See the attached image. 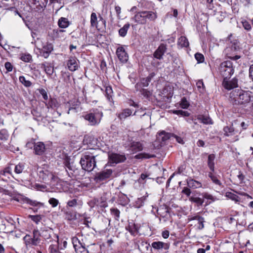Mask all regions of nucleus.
<instances>
[{"instance_id": "3", "label": "nucleus", "mask_w": 253, "mask_h": 253, "mask_svg": "<svg viewBox=\"0 0 253 253\" xmlns=\"http://www.w3.org/2000/svg\"><path fill=\"white\" fill-rule=\"evenodd\" d=\"M219 71L224 79L229 78L234 73L232 62L226 61L221 63L219 68Z\"/></svg>"}, {"instance_id": "57", "label": "nucleus", "mask_w": 253, "mask_h": 253, "mask_svg": "<svg viewBox=\"0 0 253 253\" xmlns=\"http://www.w3.org/2000/svg\"><path fill=\"white\" fill-rule=\"evenodd\" d=\"M195 58L199 63H203L204 61V56L201 53H196L195 54Z\"/></svg>"}, {"instance_id": "46", "label": "nucleus", "mask_w": 253, "mask_h": 253, "mask_svg": "<svg viewBox=\"0 0 253 253\" xmlns=\"http://www.w3.org/2000/svg\"><path fill=\"white\" fill-rule=\"evenodd\" d=\"M20 59L25 62H30L32 60V57L29 53L22 54L21 55Z\"/></svg>"}, {"instance_id": "59", "label": "nucleus", "mask_w": 253, "mask_h": 253, "mask_svg": "<svg viewBox=\"0 0 253 253\" xmlns=\"http://www.w3.org/2000/svg\"><path fill=\"white\" fill-rule=\"evenodd\" d=\"M196 85H197V88H198V90H199L200 92L203 93V91L204 90V85L203 81H202V80L198 81L196 83Z\"/></svg>"}, {"instance_id": "34", "label": "nucleus", "mask_w": 253, "mask_h": 253, "mask_svg": "<svg viewBox=\"0 0 253 253\" xmlns=\"http://www.w3.org/2000/svg\"><path fill=\"white\" fill-rule=\"evenodd\" d=\"M118 202L122 206H125L127 205L129 202V199L126 195L121 194L119 196Z\"/></svg>"}, {"instance_id": "40", "label": "nucleus", "mask_w": 253, "mask_h": 253, "mask_svg": "<svg viewBox=\"0 0 253 253\" xmlns=\"http://www.w3.org/2000/svg\"><path fill=\"white\" fill-rule=\"evenodd\" d=\"M224 135L226 136H231L234 134V128L233 126H225L223 128Z\"/></svg>"}, {"instance_id": "24", "label": "nucleus", "mask_w": 253, "mask_h": 253, "mask_svg": "<svg viewBox=\"0 0 253 253\" xmlns=\"http://www.w3.org/2000/svg\"><path fill=\"white\" fill-rule=\"evenodd\" d=\"M130 149L133 153H136L143 149L142 143L138 141H132L130 145Z\"/></svg>"}, {"instance_id": "38", "label": "nucleus", "mask_w": 253, "mask_h": 253, "mask_svg": "<svg viewBox=\"0 0 253 253\" xmlns=\"http://www.w3.org/2000/svg\"><path fill=\"white\" fill-rule=\"evenodd\" d=\"M42 67L47 74L50 75L53 74V68L50 64L47 63H43L42 64Z\"/></svg>"}, {"instance_id": "31", "label": "nucleus", "mask_w": 253, "mask_h": 253, "mask_svg": "<svg viewBox=\"0 0 253 253\" xmlns=\"http://www.w3.org/2000/svg\"><path fill=\"white\" fill-rule=\"evenodd\" d=\"M61 75L64 82L67 85H69L70 84H71L72 78L69 72H62Z\"/></svg>"}, {"instance_id": "19", "label": "nucleus", "mask_w": 253, "mask_h": 253, "mask_svg": "<svg viewBox=\"0 0 253 253\" xmlns=\"http://www.w3.org/2000/svg\"><path fill=\"white\" fill-rule=\"evenodd\" d=\"M151 246L155 250L158 251L162 249L168 250L170 247V243L161 241H155L152 243Z\"/></svg>"}, {"instance_id": "13", "label": "nucleus", "mask_w": 253, "mask_h": 253, "mask_svg": "<svg viewBox=\"0 0 253 253\" xmlns=\"http://www.w3.org/2000/svg\"><path fill=\"white\" fill-rule=\"evenodd\" d=\"M41 237H42L44 240H46L51 238L52 235H54L58 241V236L54 234L53 230L48 227H44L41 229L40 231Z\"/></svg>"}, {"instance_id": "44", "label": "nucleus", "mask_w": 253, "mask_h": 253, "mask_svg": "<svg viewBox=\"0 0 253 253\" xmlns=\"http://www.w3.org/2000/svg\"><path fill=\"white\" fill-rule=\"evenodd\" d=\"M19 80L20 82L26 87H29L32 85V83L24 76H20Z\"/></svg>"}, {"instance_id": "43", "label": "nucleus", "mask_w": 253, "mask_h": 253, "mask_svg": "<svg viewBox=\"0 0 253 253\" xmlns=\"http://www.w3.org/2000/svg\"><path fill=\"white\" fill-rule=\"evenodd\" d=\"M126 229L128 231L131 235L135 236L137 232V229L134 224L128 225L126 227Z\"/></svg>"}, {"instance_id": "52", "label": "nucleus", "mask_w": 253, "mask_h": 253, "mask_svg": "<svg viewBox=\"0 0 253 253\" xmlns=\"http://www.w3.org/2000/svg\"><path fill=\"white\" fill-rule=\"evenodd\" d=\"M94 138L91 136L85 135L84 136L83 140V143L84 144L88 145L91 143L92 141L93 140Z\"/></svg>"}, {"instance_id": "51", "label": "nucleus", "mask_w": 253, "mask_h": 253, "mask_svg": "<svg viewBox=\"0 0 253 253\" xmlns=\"http://www.w3.org/2000/svg\"><path fill=\"white\" fill-rule=\"evenodd\" d=\"M173 113L177 115L188 117L190 115V113L185 111L180 110H176L173 111Z\"/></svg>"}, {"instance_id": "7", "label": "nucleus", "mask_w": 253, "mask_h": 253, "mask_svg": "<svg viewBox=\"0 0 253 253\" xmlns=\"http://www.w3.org/2000/svg\"><path fill=\"white\" fill-rule=\"evenodd\" d=\"M188 222H193L191 225H194L198 230H202L204 228L205 218L198 213L189 215L187 218Z\"/></svg>"}, {"instance_id": "11", "label": "nucleus", "mask_w": 253, "mask_h": 253, "mask_svg": "<svg viewBox=\"0 0 253 253\" xmlns=\"http://www.w3.org/2000/svg\"><path fill=\"white\" fill-rule=\"evenodd\" d=\"M99 18V20L98 21L96 13L94 12L91 13L90 16V24L91 27H95L98 29L105 27L106 21L100 15Z\"/></svg>"}, {"instance_id": "45", "label": "nucleus", "mask_w": 253, "mask_h": 253, "mask_svg": "<svg viewBox=\"0 0 253 253\" xmlns=\"http://www.w3.org/2000/svg\"><path fill=\"white\" fill-rule=\"evenodd\" d=\"M154 157H155V155L148 153H140L136 156V158L138 159H149Z\"/></svg>"}, {"instance_id": "39", "label": "nucleus", "mask_w": 253, "mask_h": 253, "mask_svg": "<svg viewBox=\"0 0 253 253\" xmlns=\"http://www.w3.org/2000/svg\"><path fill=\"white\" fill-rule=\"evenodd\" d=\"M110 212L113 215L115 220L119 221L120 219V211L117 208H112L110 209Z\"/></svg>"}, {"instance_id": "16", "label": "nucleus", "mask_w": 253, "mask_h": 253, "mask_svg": "<svg viewBox=\"0 0 253 253\" xmlns=\"http://www.w3.org/2000/svg\"><path fill=\"white\" fill-rule=\"evenodd\" d=\"M53 49V45L50 43L47 42L41 49H40V52L42 56L45 58H47Z\"/></svg>"}, {"instance_id": "14", "label": "nucleus", "mask_w": 253, "mask_h": 253, "mask_svg": "<svg viewBox=\"0 0 253 253\" xmlns=\"http://www.w3.org/2000/svg\"><path fill=\"white\" fill-rule=\"evenodd\" d=\"M72 242L76 252L83 253L85 251V244L83 240L81 241L77 237H74L72 239Z\"/></svg>"}, {"instance_id": "27", "label": "nucleus", "mask_w": 253, "mask_h": 253, "mask_svg": "<svg viewBox=\"0 0 253 253\" xmlns=\"http://www.w3.org/2000/svg\"><path fill=\"white\" fill-rule=\"evenodd\" d=\"M215 156L214 154H211L208 156V166L211 171L214 172V160Z\"/></svg>"}, {"instance_id": "54", "label": "nucleus", "mask_w": 253, "mask_h": 253, "mask_svg": "<svg viewBox=\"0 0 253 253\" xmlns=\"http://www.w3.org/2000/svg\"><path fill=\"white\" fill-rule=\"evenodd\" d=\"M243 27L244 29L247 31H250L252 29V26L251 24L246 20H244L241 22Z\"/></svg>"}, {"instance_id": "1", "label": "nucleus", "mask_w": 253, "mask_h": 253, "mask_svg": "<svg viewBox=\"0 0 253 253\" xmlns=\"http://www.w3.org/2000/svg\"><path fill=\"white\" fill-rule=\"evenodd\" d=\"M95 150L90 149L89 151L84 152L81 159L80 164L83 169L91 171L96 167V162L95 157L97 156L95 153Z\"/></svg>"}, {"instance_id": "41", "label": "nucleus", "mask_w": 253, "mask_h": 253, "mask_svg": "<svg viewBox=\"0 0 253 253\" xmlns=\"http://www.w3.org/2000/svg\"><path fill=\"white\" fill-rule=\"evenodd\" d=\"M25 169V165L23 163H19L14 168V172L17 174L21 173Z\"/></svg>"}, {"instance_id": "25", "label": "nucleus", "mask_w": 253, "mask_h": 253, "mask_svg": "<svg viewBox=\"0 0 253 253\" xmlns=\"http://www.w3.org/2000/svg\"><path fill=\"white\" fill-rule=\"evenodd\" d=\"M132 111L131 109L126 108L122 110V112L117 114L118 118L121 120H123L126 119L127 117L132 115Z\"/></svg>"}, {"instance_id": "17", "label": "nucleus", "mask_w": 253, "mask_h": 253, "mask_svg": "<svg viewBox=\"0 0 253 253\" xmlns=\"http://www.w3.org/2000/svg\"><path fill=\"white\" fill-rule=\"evenodd\" d=\"M67 65L68 69L72 72L77 70L79 67V61L74 57L69 58L67 61Z\"/></svg>"}, {"instance_id": "36", "label": "nucleus", "mask_w": 253, "mask_h": 253, "mask_svg": "<svg viewBox=\"0 0 253 253\" xmlns=\"http://www.w3.org/2000/svg\"><path fill=\"white\" fill-rule=\"evenodd\" d=\"M130 27V24L126 23L124 26L120 29L119 30V35L122 37H125L127 34V31Z\"/></svg>"}, {"instance_id": "64", "label": "nucleus", "mask_w": 253, "mask_h": 253, "mask_svg": "<svg viewBox=\"0 0 253 253\" xmlns=\"http://www.w3.org/2000/svg\"><path fill=\"white\" fill-rule=\"evenodd\" d=\"M140 245L141 247H144L146 249V251H148L149 249H151V250H152L150 248V244L148 243L147 242L142 241L141 242Z\"/></svg>"}, {"instance_id": "49", "label": "nucleus", "mask_w": 253, "mask_h": 253, "mask_svg": "<svg viewBox=\"0 0 253 253\" xmlns=\"http://www.w3.org/2000/svg\"><path fill=\"white\" fill-rule=\"evenodd\" d=\"M23 202L24 203L28 204L32 206H37L40 204L39 202L36 201L32 200L27 197L23 199Z\"/></svg>"}, {"instance_id": "26", "label": "nucleus", "mask_w": 253, "mask_h": 253, "mask_svg": "<svg viewBox=\"0 0 253 253\" xmlns=\"http://www.w3.org/2000/svg\"><path fill=\"white\" fill-rule=\"evenodd\" d=\"M23 240L26 247H32L38 246L37 243L33 240L32 236L26 234L23 238Z\"/></svg>"}, {"instance_id": "37", "label": "nucleus", "mask_w": 253, "mask_h": 253, "mask_svg": "<svg viewBox=\"0 0 253 253\" xmlns=\"http://www.w3.org/2000/svg\"><path fill=\"white\" fill-rule=\"evenodd\" d=\"M41 236L40 231L38 229H34L33 231V236L32 238L37 243L38 245L41 243V239H40Z\"/></svg>"}, {"instance_id": "42", "label": "nucleus", "mask_w": 253, "mask_h": 253, "mask_svg": "<svg viewBox=\"0 0 253 253\" xmlns=\"http://www.w3.org/2000/svg\"><path fill=\"white\" fill-rule=\"evenodd\" d=\"M198 120L200 121V122L204 124H212L213 123L210 118L202 116L199 117Z\"/></svg>"}, {"instance_id": "63", "label": "nucleus", "mask_w": 253, "mask_h": 253, "mask_svg": "<svg viewBox=\"0 0 253 253\" xmlns=\"http://www.w3.org/2000/svg\"><path fill=\"white\" fill-rule=\"evenodd\" d=\"M30 218L37 224L41 220V217L39 215H30Z\"/></svg>"}, {"instance_id": "30", "label": "nucleus", "mask_w": 253, "mask_h": 253, "mask_svg": "<svg viewBox=\"0 0 253 253\" xmlns=\"http://www.w3.org/2000/svg\"><path fill=\"white\" fill-rule=\"evenodd\" d=\"M227 198L234 201L235 203H239L240 201V198L236 194L231 192H227L225 195Z\"/></svg>"}, {"instance_id": "8", "label": "nucleus", "mask_w": 253, "mask_h": 253, "mask_svg": "<svg viewBox=\"0 0 253 253\" xmlns=\"http://www.w3.org/2000/svg\"><path fill=\"white\" fill-rule=\"evenodd\" d=\"M113 173L111 169H106L95 173L94 177V180L96 183H100L102 182L109 179Z\"/></svg>"}, {"instance_id": "60", "label": "nucleus", "mask_w": 253, "mask_h": 253, "mask_svg": "<svg viewBox=\"0 0 253 253\" xmlns=\"http://www.w3.org/2000/svg\"><path fill=\"white\" fill-rule=\"evenodd\" d=\"M78 205V200L77 199H73L69 200L67 202V206L69 207H74Z\"/></svg>"}, {"instance_id": "56", "label": "nucleus", "mask_w": 253, "mask_h": 253, "mask_svg": "<svg viewBox=\"0 0 253 253\" xmlns=\"http://www.w3.org/2000/svg\"><path fill=\"white\" fill-rule=\"evenodd\" d=\"M48 203L53 208L57 207L59 203L58 200L54 198H50L48 200Z\"/></svg>"}, {"instance_id": "32", "label": "nucleus", "mask_w": 253, "mask_h": 253, "mask_svg": "<svg viewBox=\"0 0 253 253\" xmlns=\"http://www.w3.org/2000/svg\"><path fill=\"white\" fill-rule=\"evenodd\" d=\"M189 200L191 202L196 204L198 206H202L204 203V199H203V198L192 196L189 197Z\"/></svg>"}, {"instance_id": "62", "label": "nucleus", "mask_w": 253, "mask_h": 253, "mask_svg": "<svg viewBox=\"0 0 253 253\" xmlns=\"http://www.w3.org/2000/svg\"><path fill=\"white\" fill-rule=\"evenodd\" d=\"M181 193L187 196V197H188L189 198L190 197V194L191 193V191L190 190V188L188 187H184L182 190Z\"/></svg>"}, {"instance_id": "6", "label": "nucleus", "mask_w": 253, "mask_h": 253, "mask_svg": "<svg viewBox=\"0 0 253 253\" xmlns=\"http://www.w3.org/2000/svg\"><path fill=\"white\" fill-rule=\"evenodd\" d=\"M28 148H34V153L36 155H42L45 150L44 144L42 142H36L34 139H31L26 145Z\"/></svg>"}, {"instance_id": "28", "label": "nucleus", "mask_w": 253, "mask_h": 253, "mask_svg": "<svg viewBox=\"0 0 253 253\" xmlns=\"http://www.w3.org/2000/svg\"><path fill=\"white\" fill-rule=\"evenodd\" d=\"M158 134L159 136L161 137L162 141L164 142L171 138L174 135L173 133L167 132L165 130L160 131Z\"/></svg>"}, {"instance_id": "22", "label": "nucleus", "mask_w": 253, "mask_h": 253, "mask_svg": "<svg viewBox=\"0 0 253 253\" xmlns=\"http://www.w3.org/2000/svg\"><path fill=\"white\" fill-rule=\"evenodd\" d=\"M200 195L202 196L203 199H204V203L205 202L206 206L211 204L217 200L215 197L208 192H203Z\"/></svg>"}, {"instance_id": "33", "label": "nucleus", "mask_w": 253, "mask_h": 253, "mask_svg": "<svg viewBox=\"0 0 253 253\" xmlns=\"http://www.w3.org/2000/svg\"><path fill=\"white\" fill-rule=\"evenodd\" d=\"M177 44L180 47H186L189 45V42L186 37L181 36L178 39Z\"/></svg>"}, {"instance_id": "53", "label": "nucleus", "mask_w": 253, "mask_h": 253, "mask_svg": "<svg viewBox=\"0 0 253 253\" xmlns=\"http://www.w3.org/2000/svg\"><path fill=\"white\" fill-rule=\"evenodd\" d=\"M146 197L143 196L141 198H138L136 201V205L137 207L140 208L143 206L144 201L146 200Z\"/></svg>"}, {"instance_id": "47", "label": "nucleus", "mask_w": 253, "mask_h": 253, "mask_svg": "<svg viewBox=\"0 0 253 253\" xmlns=\"http://www.w3.org/2000/svg\"><path fill=\"white\" fill-rule=\"evenodd\" d=\"M50 99L48 102V104L50 107L51 108H56L58 107L59 106V103L57 101V100L54 98H52L51 97V96H49Z\"/></svg>"}, {"instance_id": "58", "label": "nucleus", "mask_w": 253, "mask_h": 253, "mask_svg": "<svg viewBox=\"0 0 253 253\" xmlns=\"http://www.w3.org/2000/svg\"><path fill=\"white\" fill-rule=\"evenodd\" d=\"M6 174H12L11 169L9 167H6L3 170L0 171V175L5 176Z\"/></svg>"}, {"instance_id": "35", "label": "nucleus", "mask_w": 253, "mask_h": 253, "mask_svg": "<svg viewBox=\"0 0 253 253\" xmlns=\"http://www.w3.org/2000/svg\"><path fill=\"white\" fill-rule=\"evenodd\" d=\"M58 25L61 28H66L69 25V21L66 18L61 17L58 21Z\"/></svg>"}, {"instance_id": "29", "label": "nucleus", "mask_w": 253, "mask_h": 253, "mask_svg": "<svg viewBox=\"0 0 253 253\" xmlns=\"http://www.w3.org/2000/svg\"><path fill=\"white\" fill-rule=\"evenodd\" d=\"M213 172L211 171L208 174L209 177L211 179L213 183L219 186H222L221 182L218 179L219 176L213 174Z\"/></svg>"}, {"instance_id": "21", "label": "nucleus", "mask_w": 253, "mask_h": 253, "mask_svg": "<svg viewBox=\"0 0 253 253\" xmlns=\"http://www.w3.org/2000/svg\"><path fill=\"white\" fill-rule=\"evenodd\" d=\"M39 176L45 181L53 180L55 177L53 173L47 170L40 171L39 172Z\"/></svg>"}, {"instance_id": "10", "label": "nucleus", "mask_w": 253, "mask_h": 253, "mask_svg": "<svg viewBox=\"0 0 253 253\" xmlns=\"http://www.w3.org/2000/svg\"><path fill=\"white\" fill-rule=\"evenodd\" d=\"M88 204L91 208L95 207L105 208L108 206L107 199L104 196L101 197L99 198H93L88 202Z\"/></svg>"}, {"instance_id": "55", "label": "nucleus", "mask_w": 253, "mask_h": 253, "mask_svg": "<svg viewBox=\"0 0 253 253\" xmlns=\"http://www.w3.org/2000/svg\"><path fill=\"white\" fill-rule=\"evenodd\" d=\"M189 103L186 98L183 97L180 102V106L183 109H187L189 106Z\"/></svg>"}, {"instance_id": "18", "label": "nucleus", "mask_w": 253, "mask_h": 253, "mask_svg": "<svg viewBox=\"0 0 253 253\" xmlns=\"http://www.w3.org/2000/svg\"><path fill=\"white\" fill-rule=\"evenodd\" d=\"M116 54L119 60L122 63H126L128 56L123 47H119L116 50Z\"/></svg>"}, {"instance_id": "15", "label": "nucleus", "mask_w": 253, "mask_h": 253, "mask_svg": "<svg viewBox=\"0 0 253 253\" xmlns=\"http://www.w3.org/2000/svg\"><path fill=\"white\" fill-rule=\"evenodd\" d=\"M231 96V101L233 104H244L248 103L250 101L251 96Z\"/></svg>"}, {"instance_id": "12", "label": "nucleus", "mask_w": 253, "mask_h": 253, "mask_svg": "<svg viewBox=\"0 0 253 253\" xmlns=\"http://www.w3.org/2000/svg\"><path fill=\"white\" fill-rule=\"evenodd\" d=\"M170 208L166 205H160L157 209V213L164 222L168 221L170 217L169 213Z\"/></svg>"}, {"instance_id": "4", "label": "nucleus", "mask_w": 253, "mask_h": 253, "mask_svg": "<svg viewBox=\"0 0 253 253\" xmlns=\"http://www.w3.org/2000/svg\"><path fill=\"white\" fill-rule=\"evenodd\" d=\"M222 85L227 90H231L232 89L236 88L235 91H237V95H244L245 93H246L248 95L246 91L243 90L238 88V80L236 78L232 79L231 81H228L227 79H224L222 83Z\"/></svg>"}, {"instance_id": "5", "label": "nucleus", "mask_w": 253, "mask_h": 253, "mask_svg": "<svg viewBox=\"0 0 253 253\" xmlns=\"http://www.w3.org/2000/svg\"><path fill=\"white\" fill-rule=\"evenodd\" d=\"M84 117L85 120L89 122L90 125L94 126L100 123L102 117V113L96 109L87 113Z\"/></svg>"}, {"instance_id": "23", "label": "nucleus", "mask_w": 253, "mask_h": 253, "mask_svg": "<svg viewBox=\"0 0 253 253\" xmlns=\"http://www.w3.org/2000/svg\"><path fill=\"white\" fill-rule=\"evenodd\" d=\"M187 186L191 189H197L202 187V184L200 181L196 180L191 177H189L186 180Z\"/></svg>"}, {"instance_id": "9", "label": "nucleus", "mask_w": 253, "mask_h": 253, "mask_svg": "<svg viewBox=\"0 0 253 253\" xmlns=\"http://www.w3.org/2000/svg\"><path fill=\"white\" fill-rule=\"evenodd\" d=\"M126 156L116 153H109L108 154V164L110 166H115L116 165L123 163L126 160Z\"/></svg>"}, {"instance_id": "2", "label": "nucleus", "mask_w": 253, "mask_h": 253, "mask_svg": "<svg viewBox=\"0 0 253 253\" xmlns=\"http://www.w3.org/2000/svg\"><path fill=\"white\" fill-rule=\"evenodd\" d=\"M157 18L156 12L150 10H142L137 12L131 20L135 23L140 25H145L149 21H155Z\"/></svg>"}, {"instance_id": "48", "label": "nucleus", "mask_w": 253, "mask_h": 253, "mask_svg": "<svg viewBox=\"0 0 253 253\" xmlns=\"http://www.w3.org/2000/svg\"><path fill=\"white\" fill-rule=\"evenodd\" d=\"M8 133L6 130L3 129L0 130V139L1 140H6L8 138Z\"/></svg>"}, {"instance_id": "61", "label": "nucleus", "mask_w": 253, "mask_h": 253, "mask_svg": "<svg viewBox=\"0 0 253 253\" xmlns=\"http://www.w3.org/2000/svg\"><path fill=\"white\" fill-rule=\"evenodd\" d=\"M32 187L38 190L43 191L46 188V186L39 183H34Z\"/></svg>"}, {"instance_id": "20", "label": "nucleus", "mask_w": 253, "mask_h": 253, "mask_svg": "<svg viewBox=\"0 0 253 253\" xmlns=\"http://www.w3.org/2000/svg\"><path fill=\"white\" fill-rule=\"evenodd\" d=\"M166 45L164 43L161 44L157 50L154 52L153 56L155 58L161 60L163 58V56L166 51Z\"/></svg>"}, {"instance_id": "50", "label": "nucleus", "mask_w": 253, "mask_h": 253, "mask_svg": "<svg viewBox=\"0 0 253 253\" xmlns=\"http://www.w3.org/2000/svg\"><path fill=\"white\" fill-rule=\"evenodd\" d=\"M49 253H58L59 247L57 245H50L48 248Z\"/></svg>"}]
</instances>
